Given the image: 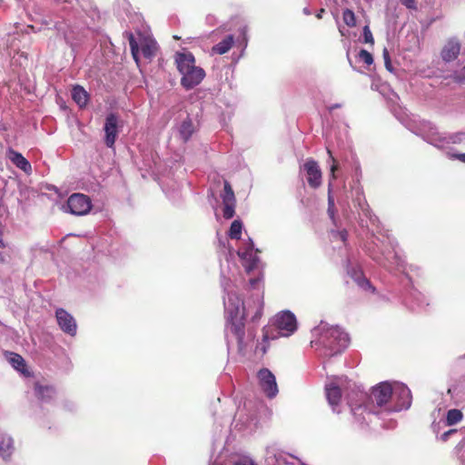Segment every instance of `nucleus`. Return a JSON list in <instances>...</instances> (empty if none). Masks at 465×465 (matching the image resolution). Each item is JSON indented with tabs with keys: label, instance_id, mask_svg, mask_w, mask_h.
<instances>
[{
	"label": "nucleus",
	"instance_id": "f257e3e1",
	"mask_svg": "<svg viewBox=\"0 0 465 465\" xmlns=\"http://www.w3.org/2000/svg\"><path fill=\"white\" fill-rule=\"evenodd\" d=\"M222 285L226 292V297L223 298L226 319L224 338L228 348L235 341L239 351H243L255 336L251 329L245 333V317L252 314V322L260 320L263 310L262 296L258 292L253 299V305H246L236 292L229 290L227 283L223 282Z\"/></svg>",
	"mask_w": 465,
	"mask_h": 465
},
{
	"label": "nucleus",
	"instance_id": "f03ea898",
	"mask_svg": "<svg viewBox=\"0 0 465 465\" xmlns=\"http://www.w3.org/2000/svg\"><path fill=\"white\" fill-rule=\"evenodd\" d=\"M371 397L376 403L375 407H366V411L361 416L366 418L364 423L371 422V417L382 418L385 414L399 412L408 410L411 405V390L403 383L399 381H382L372 388Z\"/></svg>",
	"mask_w": 465,
	"mask_h": 465
},
{
	"label": "nucleus",
	"instance_id": "7ed1b4c3",
	"mask_svg": "<svg viewBox=\"0 0 465 465\" xmlns=\"http://www.w3.org/2000/svg\"><path fill=\"white\" fill-rule=\"evenodd\" d=\"M325 393L328 403L333 412L340 413L339 408L341 394L345 393L347 403L351 411L359 424H364L366 418L361 416L366 411V407L362 406V402L366 400L367 394L360 387L356 386L346 377H335L331 382L325 385Z\"/></svg>",
	"mask_w": 465,
	"mask_h": 465
},
{
	"label": "nucleus",
	"instance_id": "20e7f679",
	"mask_svg": "<svg viewBox=\"0 0 465 465\" xmlns=\"http://www.w3.org/2000/svg\"><path fill=\"white\" fill-rule=\"evenodd\" d=\"M313 340L311 341L321 357L331 358L341 354L349 345V334L339 325H330L321 322L318 326L312 329Z\"/></svg>",
	"mask_w": 465,
	"mask_h": 465
},
{
	"label": "nucleus",
	"instance_id": "39448f33",
	"mask_svg": "<svg viewBox=\"0 0 465 465\" xmlns=\"http://www.w3.org/2000/svg\"><path fill=\"white\" fill-rule=\"evenodd\" d=\"M367 241L363 249L365 252L377 263L389 271L399 270L404 267V260L396 250L397 243L388 235L383 239L375 235L374 231L368 229Z\"/></svg>",
	"mask_w": 465,
	"mask_h": 465
},
{
	"label": "nucleus",
	"instance_id": "423d86ee",
	"mask_svg": "<svg viewBox=\"0 0 465 465\" xmlns=\"http://www.w3.org/2000/svg\"><path fill=\"white\" fill-rule=\"evenodd\" d=\"M401 121L411 133L437 148L465 142V130L453 134H440L430 122L420 120L417 116L406 117Z\"/></svg>",
	"mask_w": 465,
	"mask_h": 465
},
{
	"label": "nucleus",
	"instance_id": "0eeeda50",
	"mask_svg": "<svg viewBox=\"0 0 465 465\" xmlns=\"http://www.w3.org/2000/svg\"><path fill=\"white\" fill-rule=\"evenodd\" d=\"M297 330L295 315L290 311H282L272 319V324L263 329V341L279 337H289Z\"/></svg>",
	"mask_w": 465,
	"mask_h": 465
},
{
	"label": "nucleus",
	"instance_id": "6e6552de",
	"mask_svg": "<svg viewBox=\"0 0 465 465\" xmlns=\"http://www.w3.org/2000/svg\"><path fill=\"white\" fill-rule=\"evenodd\" d=\"M351 197L354 203V206L358 209L360 214V226L361 228L366 227L368 229L367 222L364 221V218L368 219L370 223L376 228V232L381 233L379 230L380 221L379 218L372 213L363 193V188L359 183V181L353 182L351 186Z\"/></svg>",
	"mask_w": 465,
	"mask_h": 465
},
{
	"label": "nucleus",
	"instance_id": "1a4fd4ad",
	"mask_svg": "<svg viewBox=\"0 0 465 465\" xmlns=\"http://www.w3.org/2000/svg\"><path fill=\"white\" fill-rule=\"evenodd\" d=\"M259 386L269 399H274L278 392V385L274 374L267 368L261 369L257 373Z\"/></svg>",
	"mask_w": 465,
	"mask_h": 465
},
{
	"label": "nucleus",
	"instance_id": "9d476101",
	"mask_svg": "<svg viewBox=\"0 0 465 465\" xmlns=\"http://www.w3.org/2000/svg\"><path fill=\"white\" fill-rule=\"evenodd\" d=\"M92 208L90 198L83 193H73L67 200L66 210L77 216L87 214Z\"/></svg>",
	"mask_w": 465,
	"mask_h": 465
},
{
	"label": "nucleus",
	"instance_id": "9b49d317",
	"mask_svg": "<svg viewBox=\"0 0 465 465\" xmlns=\"http://www.w3.org/2000/svg\"><path fill=\"white\" fill-rule=\"evenodd\" d=\"M259 252L258 249H254V243L251 238H249L248 242L245 243V247L238 251V255L242 259V264L248 272L258 267L260 259L257 253Z\"/></svg>",
	"mask_w": 465,
	"mask_h": 465
},
{
	"label": "nucleus",
	"instance_id": "f8f14e48",
	"mask_svg": "<svg viewBox=\"0 0 465 465\" xmlns=\"http://www.w3.org/2000/svg\"><path fill=\"white\" fill-rule=\"evenodd\" d=\"M347 274L363 291H374L371 282L364 276L361 266L354 263L350 257L346 262Z\"/></svg>",
	"mask_w": 465,
	"mask_h": 465
},
{
	"label": "nucleus",
	"instance_id": "ddd939ff",
	"mask_svg": "<svg viewBox=\"0 0 465 465\" xmlns=\"http://www.w3.org/2000/svg\"><path fill=\"white\" fill-rule=\"evenodd\" d=\"M55 318L59 328L66 334L74 337L76 335L77 324L72 314L63 308L55 311Z\"/></svg>",
	"mask_w": 465,
	"mask_h": 465
},
{
	"label": "nucleus",
	"instance_id": "4468645a",
	"mask_svg": "<svg viewBox=\"0 0 465 465\" xmlns=\"http://www.w3.org/2000/svg\"><path fill=\"white\" fill-rule=\"evenodd\" d=\"M118 122L119 118L114 113H110L105 118L104 125V131L105 134L104 143L108 148H113L114 146L119 133Z\"/></svg>",
	"mask_w": 465,
	"mask_h": 465
},
{
	"label": "nucleus",
	"instance_id": "2eb2a0df",
	"mask_svg": "<svg viewBox=\"0 0 465 465\" xmlns=\"http://www.w3.org/2000/svg\"><path fill=\"white\" fill-rule=\"evenodd\" d=\"M221 197L223 203V215L225 219L229 220L235 214L236 200L232 188L227 181H224L223 192L221 194Z\"/></svg>",
	"mask_w": 465,
	"mask_h": 465
},
{
	"label": "nucleus",
	"instance_id": "dca6fc26",
	"mask_svg": "<svg viewBox=\"0 0 465 465\" xmlns=\"http://www.w3.org/2000/svg\"><path fill=\"white\" fill-rule=\"evenodd\" d=\"M204 76V70L194 65L192 69L185 71V73L182 74L181 84L186 90H191L198 85L203 80Z\"/></svg>",
	"mask_w": 465,
	"mask_h": 465
},
{
	"label": "nucleus",
	"instance_id": "f3484780",
	"mask_svg": "<svg viewBox=\"0 0 465 465\" xmlns=\"http://www.w3.org/2000/svg\"><path fill=\"white\" fill-rule=\"evenodd\" d=\"M265 460L268 465H295L292 456L273 447L266 449Z\"/></svg>",
	"mask_w": 465,
	"mask_h": 465
},
{
	"label": "nucleus",
	"instance_id": "a211bd4d",
	"mask_svg": "<svg viewBox=\"0 0 465 465\" xmlns=\"http://www.w3.org/2000/svg\"><path fill=\"white\" fill-rule=\"evenodd\" d=\"M302 169L306 172L307 182L312 188H317L322 183V171L318 163L312 159H308Z\"/></svg>",
	"mask_w": 465,
	"mask_h": 465
},
{
	"label": "nucleus",
	"instance_id": "6ab92c4d",
	"mask_svg": "<svg viewBox=\"0 0 465 465\" xmlns=\"http://www.w3.org/2000/svg\"><path fill=\"white\" fill-rule=\"evenodd\" d=\"M402 302L412 311L420 310L429 305L427 297L414 288L409 291Z\"/></svg>",
	"mask_w": 465,
	"mask_h": 465
},
{
	"label": "nucleus",
	"instance_id": "aec40b11",
	"mask_svg": "<svg viewBox=\"0 0 465 465\" xmlns=\"http://www.w3.org/2000/svg\"><path fill=\"white\" fill-rule=\"evenodd\" d=\"M460 52V43L456 37L450 38L443 46L440 56L446 63L454 61Z\"/></svg>",
	"mask_w": 465,
	"mask_h": 465
},
{
	"label": "nucleus",
	"instance_id": "412c9836",
	"mask_svg": "<svg viewBox=\"0 0 465 465\" xmlns=\"http://www.w3.org/2000/svg\"><path fill=\"white\" fill-rule=\"evenodd\" d=\"M195 60L192 53H176L175 64L177 69L181 74H184L185 71L192 69L194 66Z\"/></svg>",
	"mask_w": 465,
	"mask_h": 465
},
{
	"label": "nucleus",
	"instance_id": "4be33fe9",
	"mask_svg": "<svg viewBox=\"0 0 465 465\" xmlns=\"http://www.w3.org/2000/svg\"><path fill=\"white\" fill-rule=\"evenodd\" d=\"M9 157L12 163L19 169L24 171L25 173H31L32 172V165L29 163V161L25 158L22 153L15 152V151H10Z\"/></svg>",
	"mask_w": 465,
	"mask_h": 465
},
{
	"label": "nucleus",
	"instance_id": "5701e85b",
	"mask_svg": "<svg viewBox=\"0 0 465 465\" xmlns=\"http://www.w3.org/2000/svg\"><path fill=\"white\" fill-rule=\"evenodd\" d=\"M35 391L36 397L42 402H50L55 396V390L53 386L36 384Z\"/></svg>",
	"mask_w": 465,
	"mask_h": 465
},
{
	"label": "nucleus",
	"instance_id": "b1692460",
	"mask_svg": "<svg viewBox=\"0 0 465 465\" xmlns=\"http://www.w3.org/2000/svg\"><path fill=\"white\" fill-rule=\"evenodd\" d=\"M14 450V440L8 435L0 436V455L3 459L10 458Z\"/></svg>",
	"mask_w": 465,
	"mask_h": 465
},
{
	"label": "nucleus",
	"instance_id": "393cba45",
	"mask_svg": "<svg viewBox=\"0 0 465 465\" xmlns=\"http://www.w3.org/2000/svg\"><path fill=\"white\" fill-rule=\"evenodd\" d=\"M234 44V36L232 35H226L222 41L214 45L212 51L217 54H224L232 47Z\"/></svg>",
	"mask_w": 465,
	"mask_h": 465
},
{
	"label": "nucleus",
	"instance_id": "a878e982",
	"mask_svg": "<svg viewBox=\"0 0 465 465\" xmlns=\"http://www.w3.org/2000/svg\"><path fill=\"white\" fill-rule=\"evenodd\" d=\"M194 132V127L192 120L187 117L185 120L182 122L179 126V134L181 139L186 143L190 140Z\"/></svg>",
	"mask_w": 465,
	"mask_h": 465
},
{
	"label": "nucleus",
	"instance_id": "bb28decb",
	"mask_svg": "<svg viewBox=\"0 0 465 465\" xmlns=\"http://www.w3.org/2000/svg\"><path fill=\"white\" fill-rule=\"evenodd\" d=\"M72 98L80 107H84L88 102L89 95L84 87L75 85L72 90Z\"/></svg>",
	"mask_w": 465,
	"mask_h": 465
},
{
	"label": "nucleus",
	"instance_id": "cd10ccee",
	"mask_svg": "<svg viewBox=\"0 0 465 465\" xmlns=\"http://www.w3.org/2000/svg\"><path fill=\"white\" fill-rule=\"evenodd\" d=\"M463 418V414L460 410L451 409L447 411L445 420L442 423L446 426H452L460 422Z\"/></svg>",
	"mask_w": 465,
	"mask_h": 465
},
{
	"label": "nucleus",
	"instance_id": "c85d7f7f",
	"mask_svg": "<svg viewBox=\"0 0 465 465\" xmlns=\"http://www.w3.org/2000/svg\"><path fill=\"white\" fill-rule=\"evenodd\" d=\"M8 361L16 371L21 372L25 371V361L21 355L10 352L8 355Z\"/></svg>",
	"mask_w": 465,
	"mask_h": 465
},
{
	"label": "nucleus",
	"instance_id": "c756f323",
	"mask_svg": "<svg viewBox=\"0 0 465 465\" xmlns=\"http://www.w3.org/2000/svg\"><path fill=\"white\" fill-rule=\"evenodd\" d=\"M242 223L240 220H234L229 229L228 235L231 239L239 240L242 235Z\"/></svg>",
	"mask_w": 465,
	"mask_h": 465
},
{
	"label": "nucleus",
	"instance_id": "7c9ffc66",
	"mask_svg": "<svg viewBox=\"0 0 465 465\" xmlns=\"http://www.w3.org/2000/svg\"><path fill=\"white\" fill-rule=\"evenodd\" d=\"M157 46L154 41H147L142 45V54L145 58L151 59L156 52Z\"/></svg>",
	"mask_w": 465,
	"mask_h": 465
},
{
	"label": "nucleus",
	"instance_id": "2f4dec72",
	"mask_svg": "<svg viewBox=\"0 0 465 465\" xmlns=\"http://www.w3.org/2000/svg\"><path fill=\"white\" fill-rule=\"evenodd\" d=\"M342 19L346 25L354 27L356 25V16L351 9H345L342 13Z\"/></svg>",
	"mask_w": 465,
	"mask_h": 465
},
{
	"label": "nucleus",
	"instance_id": "473e14b6",
	"mask_svg": "<svg viewBox=\"0 0 465 465\" xmlns=\"http://www.w3.org/2000/svg\"><path fill=\"white\" fill-rule=\"evenodd\" d=\"M331 183H329V192H328V213L330 217L333 220L334 219V210H335V204H334V199L331 195Z\"/></svg>",
	"mask_w": 465,
	"mask_h": 465
},
{
	"label": "nucleus",
	"instance_id": "72a5a7b5",
	"mask_svg": "<svg viewBox=\"0 0 465 465\" xmlns=\"http://www.w3.org/2000/svg\"><path fill=\"white\" fill-rule=\"evenodd\" d=\"M129 45L132 52V55L135 62H138V45L132 34L129 35Z\"/></svg>",
	"mask_w": 465,
	"mask_h": 465
},
{
	"label": "nucleus",
	"instance_id": "f704fd0d",
	"mask_svg": "<svg viewBox=\"0 0 465 465\" xmlns=\"http://www.w3.org/2000/svg\"><path fill=\"white\" fill-rule=\"evenodd\" d=\"M363 43L373 45L374 38L369 25H365L362 29Z\"/></svg>",
	"mask_w": 465,
	"mask_h": 465
},
{
	"label": "nucleus",
	"instance_id": "c9c22d12",
	"mask_svg": "<svg viewBox=\"0 0 465 465\" xmlns=\"http://www.w3.org/2000/svg\"><path fill=\"white\" fill-rule=\"evenodd\" d=\"M359 58L363 61L367 65H371L373 63V57L370 52L361 49L358 54Z\"/></svg>",
	"mask_w": 465,
	"mask_h": 465
},
{
	"label": "nucleus",
	"instance_id": "e433bc0d",
	"mask_svg": "<svg viewBox=\"0 0 465 465\" xmlns=\"http://www.w3.org/2000/svg\"><path fill=\"white\" fill-rule=\"evenodd\" d=\"M331 234L332 239L341 240L342 242H346L348 238V232L346 230L331 231Z\"/></svg>",
	"mask_w": 465,
	"mask_h": 465
},
{
	"label": "nucleus",
	"instance_id": "4c0bfd02",
	"mask_svg": "<svg viewBox=\"0 0 465 465\" xmlns=\"http://www.w3.org/2000/svg\"><path fill=\"white\" fill-rule=\"evenodd\" d=\"M453 79L459 84L465 83V65L453 73Z\"/></svg>",
	"mask_w": 465,
	"mask_h": 465
},
{
	"label": "nucleus",
	"instance_id": "58836bf2",
	"mask_svg": "<svg viewBox=\"0 0 465 465\" xmlns=\"http://www.w3.org/2000/svg\"><path fill=\"white\" fill-rule=\"evenodd\" d=\"M327 153L329 154V162H331V179H335V171L337 170V164H336V161L334 159V157L332 156V153L331 152L327 149Z\"/></svg>",
	"mask_w": 465,
	"mask_h": 465
},
{
	"label": "nucleus",
	"instance_id": "ea45409f",
	"mask_svg": "<svg viewBox=\"0 0 465 465\" xmlns=\"http://www.w3.org/2000/svg\"><path fill=\"white\" fill-rule=\"evenodd\" d=\"M383 59H384V64H385L386 69L390 72H392L393 68H392L390 54H389V52L387 51V49H384V51H383Z\"/></svg>",
	"mask_w": 465,
	"mask_h": 465
},
{
	"label": "nucleus",
	"instance_id": "a19ab883",
	"mask_svg": "<svg viewBox=\"0 0 465 465\" xmlns=\"http://www.w3.org/2000/svg\"><path fill=\"white\" fill-rule=\"evenodd\" d=\"M458 433V430H455V429H450L446 431H444L442 434H440V436H439L438 438L442 440V441H447L449 437L452 434H456Z\"/></svg>",
	"mask_w": 465,
	"mask_h": 465
},
{
	"label": "nucleus",
	"instance_id": "79ce46f5",
	"mask_svg": "<svg viewBox=\"0 0 465 465\" xmlns=\"http://www.w3.org/2000/svg\"><path fill=\"white\" fill-rule=\"evenodd\" d=\"M400 2L408 9L415 10L417 8L415 0H400Z\"/></svg>",
	"mask_w": 465,
	"mask_h": 465
},
{
	"label": "nucleus",
	"instance_id": "37998d69",
	"mask_svg": "<svg viewBox=\"0 0 465 465\" xmlns=\"http://www.w3.org/2000/svg\"><path fill=\"white\" fill-rule=\"evenodd\" d=\"M448 156L450 159H457L462 163H465V153H448Z\"/></svg>",
	"mask_w": 465,
	"mask_h": 465
},
{
	"label": "nucleus",
	"instance_id": "c03bdc74",
	"mask_svg": "<svg viewBox=\"0 0 465 465\" xmlns=\"http://www.w3.org/2000/svg\"><path fill=\"white\" fill-rule=\"evenodd\" d=\"M234 465H257V464L251 459H242L239 461L235 462Z\"/></svg>",
	"mask_w": 465,
	"mask_h": 465
},
{
	"label": "nucleus",
	"instance_id": "a18cd8bd",
	"mask_svg": "<svg viewBox=\"0 0 465 465\" xmlns=\"http://www.w3.org/2000/svg\"><path fill=\"white\" fill-rule=\"evenodd\" d=\"M206 23L210 25H214L217 23V19L213 15H208L206 16Z\"/></svg>",
	"mask_w": 465,
	"mask_h": 465
},
{
	"label": "nucleus",
	"instance_id": "49530a36",
	"mask_svg": "<svg viewBox=\"0 0 465 465\" xmlns=\"http://www.w3.org/2000/svg\"><path fill=\"white\" fill-rule=\"evenodd\" d=\"M260 281H261L260 278H252V279H250L249 283L252 288L255 289L256 286L259 284Z\"/></svg>",
	"mask_w": 465,
	"mask_h": 465
},
{
	"label": "nucleus",
	"instance_id": "de8ad7c7",
	"mask_svg": "<svg viewBox=\"0 0 465 465\" xmlns=\"http://www.w3.org/2000/svg\"><path fill=\"white\" fill-rule=\"evenodd\" d=\"M302 12H303V14H304L305 15H310L312 14V12H311L310 8H308V7H304V8H303V10H302Z\"/></svg>",
	"mask_w": 465,
	"mask_h": 465
},
{
	"label": "nucleus",
	"instance_id": "09e8293b",
	"mask_svg": "<svg viewBox=\"0 0 465 465\" xmlns=\"http://www.w3.org/2000/svg\"><path fill=\"white\" fill-rule=\"evenodd\" d=\"M324 13V9H321L317 14H316V17L321 19L322 17V14Z\"/></svg>",
	"mask_w": 465,
	"mask_h": 465
},
{
	"label": "nucleus",
	"instance_id": "8fccbe9b",
	"mask_svg": "<svg viewBox=\"0 0 465 465\" xmlns=\"http://www.w3.org/2000/svg\"><path fill=\"white\" fill-rule=\"evenodd\" d=\"M257 350H261L262 351V353H265L267 351V348L264 346V345H261V347L257 346L256 348Z\"/></svg>",
	"mask_w": 465,
	"mask_h": 465
},
{
	"label": "nucleus",
	"instance_id": "3c124183",
	"mask_svg": "<svg viewBox=\"0 0 465 465\" xmlns=\"http://www.w3.org/2000/svg\"><path fill=\"white\" fill-rule=\"evenodd\" d=\"M246 32H247V26H243L241 29V34L243 35V37H245Z\"/></svg>",
	"mask_w": 465,
	"mask_h": 465
},
{
	"label": "nucleus",
	"instance_id": "603ef678",
	"mask_svg": "<svg viewBox=\"0 0 465 465\" xmlns=\"http://www.w3.org/2000/svg\"><path fill=\"white\" fill-rule=\"evenodd\" d=\"M440 422H439L438 426H440ZM433 430L438 434V430H437V425L436 424H433Z\"/></svg>",
	"mask_w": 465,
	"mask_h": 465
},
{
	"label": "nucleus",
	"instance_id": "864d4df0",
	"mask_svg": "<svg viewBox=\"0 0 465 465\" xmlns=\"http://www.w3.org/2000/svg\"><path fill=\"white\" fill-rule=\"evenodd\" d=\"M339 31H340V33L341 34V35H345V34H344V30H343L342 28H341V27H340V28H339Z\"/></svg>",
	"mask_w": 465,
	"mask_h": 465
},
{
	"label": "nucleus",
	"instance_id": "5fc2aeb1",
	"mask_svg": "<svg viewBox=\"0 0 465 465\" xmlns=\"http://www.w3.org/2000/svg\"><path fill=\"white\" fill-rule=\"evenodd\" d=\"M339 107H340V104H334V105H332L331 108H339Z\"/></svg>",
	"mask_w": 465,
	"mask_h": 465
}]
</instances>
